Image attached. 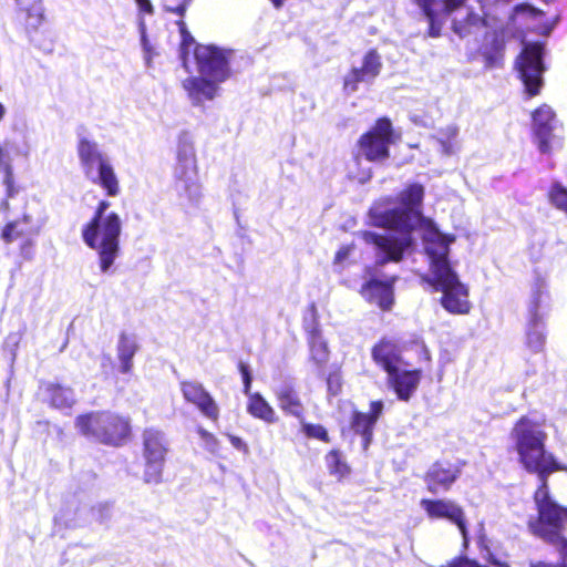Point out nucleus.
I'll use <instances>...</instances> for the list:
<instances>
[{
	"mask_svg": "<svg viewBox=\"0 0 567 567\" xmlns=\"http://www.w3.org/2000/svg\"><path fill=\"white\" fill-rule=\"evenodd\" d=\"M545 421H536L522 415L514 423L511 436L518 461L526 472L536 474L538 485L533 493L536 515L527 520L529 533L553 546L558 555L567 556V506L559 504L550 493L548 477L564 471L555 455L546 450L548 435Z\"/></svg>",
	"mask_w": 567,
	"mask_h": 567,
	"instance_id": "f257e3e1",
	"label": "nucleus"
},
{
	"mask_svg": "<svg viewBox=\"0 0 567 567\" xmlns=\"http://www.w3.org/2000/svg\"><path fill=\"white\" fill-rule=\"evenodd\" d=\"M425 188L420 183L408 184L395 197L398 207L386 209L379 215V225L395 230L400 236L364 231L362 238L367 244L373 245L378 255L377 264L383 266L388 262H400L404 252L413 244V231L421 225H427L429 234L432 220L424 218L422 213Z\"/></svg>",
	"mask_w": 567,
	"mask_h": 567,
	"instance_id": "f03ea898",
	"label": "nucleus"
},
{
	"mask_svg": "<svg viewBox=\"0 0 567 567\" xmlns=\"http://www.w3.org/2000/svg\"><path fill=\"white\" fill-rule=\"evenodd\" d=\"M423 240L430 274L421 277L422 282L427 284L432 291L442 293L440 305L446 312L454 316L468 315L473 308L470 289L461 281L449 258L455 236L442 234L432 227Z\"/></svg>",
	"mask_w": 567,
	"mask_h": 567,
	"instance_id": "7ed1b4c3",
	"label": "nucleus"
},
{
	"mask_svg": "<svg viewBox=\"0 0 567 567\" xmlns=\"http://www.w3.org/2000/svg\"><path fill=\"white\" fill-rule=\"evenodd\" d=\"M110 207L107 199H100L81 230L84 244L96 252L102 272H107L121 254L122 219L116 212H107Z\"/></svg>",
	"mask_w": 567,
	"mask_h": 567,
	"instance_id": "20e7f679",
	"label": "nucleus"
},
{
	"mask_svg": "<svg viewBox=\"0 0 567 567\" xmlns=\"http://www.w3.org/2000/svg\"><path fill=\"white\" fill-rule=\"evenodd\" d=\"M74 426L85 439L112 447H121L132 437L131 419L110 410L81 413Z\"/></svg>",
	"mask_w": 567,
	"mask_h": 567,
	"instance_id": "39448f33",
	"label": "nucleus"
},
{
	"mask_svg": "<svg viewBox=\"0 0 567 567\" xmlns=\"http://www.w3.org/2000/svg\"><path fill=\"white\" fill-rule=\"evenodd\" d=\"M76 152L85 177L107 197H117L121 194L120 178L111 158L100 150L97 143L82 137Z\"/></svg>",
	"mask_w": 567,
	"mask_h": 567,
	"instance_id": "423d86ee",
	"label": "nucleus"
},
{
	"mask_svg": "<svg viewBox=\"0 0 567 567\" xmlns=\"http://www.w3.org/2000/svg\"><path fill=\"white\" fill-rule=\"evenodd\" d=\"M400 138L388 116L378 117L355 142V158L383 163L391 156V146Z\"/></svg>",
	"mask_w": 567,
	"mask_h": 567,
	"instance_id": "0eeeda50",
	"label": "nucleus"
},
{
	"mask_svg": "<svg viewBox=\"0 0 567 567\" xmlns=\"http://www.w3.org/2000/svg\"><path fill=\"white\" fill-rule=\"evenodd\" d=\"M169 443L165 433L155 427L142 432V456L144 460L143 480L148 484L162 482Z\"/></svg>",
	"mask_w": 567,
	"mask_h": 567,
	"instance_id": "6e6552de",
	"label": "nucleus"
},
{
	"mask_svg": "<svg viewBox=\"0 0 567 567\" xmlns=\"http://www.w3.org/2000/svg\"><path fill=\"white\" fill-rule=\"evenodd\" d=\"M544 45L539 42L526 44L517 59L518 78L524 84L527 97L540 94L544 85Z\"/></svg>",
	"mask_w": 567,
	"mask_h": 567,
	"instance_id": "1a4fd4ad",
	"label": "nucleus"
},
{
	"mask_svg": "<svg viewBox=\"0 0 567 567\" xmlns=\"http://www.w3.org/2000/svg\"><path fill=\"white\" fill-rule=\"evenodd\" d=\"M40 234V226L32 216H22L7 221L0 231V238L6 245L19 241V255L23 260H31L34 257L35 238Z\"/></svg>",
	"mask_w": 567,
	"mask_h": 567,
	"instance_id": "9d476101",
	"label": "nucleus"
},
{
	"mask_svg": "<svg viewBox=\"0 0 567 567\" xmlns=\"http://www.w3.org/2000/svg\"><path fill=\"white\" fill-rule=\"evenodd\" d=\"M198 166L194 144L181 138L177 146L175 177L188 200L200 197V184L197 179Z\"/></svg>",
	"mask_w": 567,
	"mask_h": 567,
	"instance_id": "9b49d317",
	"label": "nucleus"
},
{
	"mask_svg": "<svg viewBox=\"0 0 567 567\" xmlns=\"http://www.w3.org/2000/svg\"><path fill=\"white\" fill-rule=\"evenodd\" d=\"M420 506L427 518L433 520L444 519L455 525L460 530L464 544L468 540L466 514L457 502L451 498H422Z\"/></svg>",
	"mask_w": 567,
	"mask_h": 567,
	"instance_id": "f8f14e48",
	"label": "nucleus"
},
{
	"mask_svg": "<svg viewBox=\"0 0 567 567\" xmlns=\"http://www.w3.org/2000/svg\"><path fill=\"white\" fill-rule=\"evenodd\" d=\"M194 58L200 74L216 82H224L230 76L228 58L218 47L196 44Z\"/></svg>",
	"mask_w": 567,
	"mask_h": 567,
	"instance_id": "ddd939ff",
	"label": "nucleus"
},
{
	"mask_svg": "<svg viewBox=\"0 0 567 567\" xmlns=\"http://www.w3.org/2000/svg\"><path fill=\"white\" fill-rule=\"evenodd\" d=\"M466 0H412L427 21V35L439 38L446 19Z\"/></svg>",
	"mask_w": 567,
	"mask_h": 567,
	"instance_id": "4468645a",
	"label": "nucleus"
},
{
	"mask_svg": "<svg viewBox=\"0 0 567 567\" xmlns=\"http://www.w3.org/2000/svg\"><path fill=\"white\" fill-rule=\"evenodd\" d=\"M303 329L307 333V341L310 351V361L318 368H324L329 361L330 351L326 340L322 338L319 313L315 302L307 306L303 316Z\"/></svg>",
	"mask_w": 567,
	"mask_h": 567,
	"instance_id": "2eb2a0df",
	"label": "nucleus"
},
{
	"mask_svg": "<svg viewBox=\"0 0 567 567\" xmlns=\"http://www.w3.org/2000/svg\"><path fill=\"white\" fill-rule=\"evenodd\" d=\"M464 464V461L455 463L447 460L435 461L423 475L426 489L431 494H436L439 491L449 492L460 478Z\"/></svg>",
	"mask_w": 567,
	"mask_h": 567,
	"instance_id": "dca6fc26",
	"label": "nucleus"
},
{
	"mask_svg": "<svg viewBox=\"0 0 567 567\" xmlns=\"http://www.w3.org/2000/svg\"><path fill=\"white\" fill-rule=\"evenodd\" d=\"M179 390L186 403L194 405L209 421L218 422L219 405L200 382L183 380L179 382Z\"/></svg>",
	"mask_w": 567,
	"mask_h": 567,
	"instance_id": "f3484780",
	"label": "nucleus"
},
{
	"mask_svg": "<svg viewBox=\"0 0 567 567\" xmlns=\"http://www.w3.org/2000/svg\"><path fill=\"white\" fill-rule=\"evenodd\" d=\"M533 135L543 154H549L555 142L556 113L548 104H540L532 112Z\"/></svg>",
	"mask_w": 567,
	"mask_h": 567,
	"instance_id": "a211bd4d",
	"label": "nucleus"
},
{
	"mask_svg": "<svg viewBox=\"0 0 567 567\" xmlns=\"http://www.w3.org/2000/svg\"><path fill=\"white\" fill-rule=\"evenodd\" d=\"M384 404L381 400L371 401L369 404V412L353 410L351 412L349 427L354 433L361 436L362 447L367 450L373 440L374 427L377 422L382 416Z\"/></svg>",
	"mask_w": 567,
	"mask_h": 567,
	"instance_id": "6ab92c4d",
	"label": "nucleus"
},
{
	"mask_svg": "<svg viewBox=\"0 0 567 567\" xmlns=\"http://www.w3.org/2000/svg\"><path fill=\"white\" fill-rule=\"evenodd\" d=\"M39 392L49 408L65 414H70L78 403L74 389L62 382L40 381Z\"/></svg>",
	"mask_w": 567,
	"mask_h": 567,
	"instance_id": "aec40b11",
	"label": "nucleus"
},
{
	"mask_svg": "<svg viewBox=\"0 0 567 567\" xmlns=\"http://www.w3.org/2000/svg\"><path fill=\"white\" fill-rule=\"evenodd\" d=\"M372 361L385 373L394 372L403 363L402 349L399 343L389 338H380L371 348Z\"/></svg>",
	"mask_w": 567,
	"mask_h": 567,
	"instance_id": "412c9836",
	"label": "nucleus"
},
{
	"mask_svg": "<svg viewBox=\"0 0 567 567\" xmlns=\"http://www.w3.org/2000/svg\"><path fill=\"white\" fill-rule=\"evenodd\" d=\"M506 42L507 32L504 28L486 32L484 43L478 50L485 68L495 69L503 66Z\"/></svg>",
	"mask_w": 567,
	"mask_h": 567,
	"instance_id": "4be33fe9",
	"label": "nucleus"
},
{
	"mask_svg": "<svg viewBox=\"0 0 567 567\" xmlns=\"http://www.w3.org/2000/svg\"><path fill=\"white\" fill-rule=\"evenodd\" d=\"M422 375L421 369L401 370L396 368L394 372L386 373V383L400 401L408 402L419 388Z\"/></svg>",
	"mask_w": 567,
	"mask_h": 567,
	"instance_id": "5701e85b",
	"label": "nucleus"
},
{
	"mask_svg": "<svg viewBox=\"0 0 567 567\" xmlns=\"http://www.w3.org/2000/svg\"><path fill=\"white\" fill-rule=\"evenodd\" d=\"M14 2L18 25L28 34L38 31L44 23L42 0H14Z\"/></svg>",
	"mask_w": 567,
	"mask_h": 567,
	"instance_id": "b1692460",
	"label": "nucleus"
},
{
	"mask_svg": "<svg viewBox=\"0 0 567 567\" xmlns=\"http://www.w3.org/2000/svg\"><path fill=\"white\" fill-rule=\"evenodd\" d=\"M278 408L285 415L293 416L299 421L305 419L306 406L298 388L290 382L281 384L275 391Z\"/></svg>",
	"mask_w": 567,
	"mask_h": 567,
	"instance_id": "393cba45",
	"label": "nucleus"
},
{
	"mask_svg": "<svg viewBox=\"0 0 567 567\" xmlns=\"http://www.w3.org/2000/svg\"><path fill=\"white\" fill-rule=\"evenodd\" d=\"M361 293L382 310H390L394 302L393 284L390 281L372 278L362 286Z\"/></svg>",
	"mask_w": 567,
	"mask_h": 567,
	"instance_id": "a878e982",
	"label": "nucleus"
},
{
	"mask_svg": "<svg viewBox=\"0 0 567 567\" xmlns=\"http://www.w3.org/2000/svg\"><path fill=\"white\" fill-rule=\"evenodd\" d=\"M216 81L210 78L190 76L183 81V87L194 105H200L205 101L213 100L217 94Z\"/></svg>",
	"mask_w": 567,
	"mask_h": 567,
	"instance_id": "bb28decb",
	"label": "nucleus"
},
{
	"mask_svg": "<svg viewBox=\"0 0 567 567\" xmlns=\"http://www.w3.org/2000/svg\"><path fill=\"white\" fill-rule=\"evenodd\" d=\"M193 0H179L176 4L169 3V0H164L163 10L167 13H173L179 17L176 21L181 34V50L182 56L186 60L188 49L195 44V39L187 29L186 22L184 21L185 14Z\"/></svg>",
	"mask_w": 567,
	"mask_h": 567,
	"instance_id": "cd10ccee",
	"label": "nucleus"
},
{
	"mask_svg": "<svg viewBox=\"0 0 567 567\" xmlns=\"http://www.w3.org/2000/svg\"><path fill=\"white\" fill-rule=\"evenodd\" d=\"M138 344L136 340L128 336L126 332H121L117 342V359H118V371L123 374H130L133 371V359L138 351Z\"/></svg>",
	"mask_w": 567,
	"mask_h": 567,
	"instance_id": "c85d7f7f",
	"label": "nucleus"
},
{
	"mask_svg": "<svg viewBox=\"0 0 567 567\" xmlns=\"http://www.w3.org/2000/svg\"><path fill=\"white\" fill-rule=\"evenodd\" d=\"M540 323H534L528 320L526 337L523 348V359L529 363L535 354H543L546 344V334L539 328Z\"/></svg>",
	"mask_w": 567,
	"mask_h": 567,
	"instance_id": "c756f323",
	"label": "nucleus"
},
{
	"mask_svg": "<svg viewBox=\"0 0 567 567\" xmlns=\"http://www.w3.org/2000/svg\"><path fill=\"white\" fill-rule=\"evenodd\" d=\"M549 293L543 278H537L532 288V297L528 306V320L534 323H542L540 309L548 306Z\"/></svg>",
	"mask_w": 567,
	"mask_h": 567,
	"instance_id": "7c9ffc66",
	"label": "nucleus"
},
{
	"mask_svg": "<svg viewBox=\"0 0 567 567\" xmlns=\"http://www.w3.org/2000/svg\"><path fill=\"white\" fill-rule=\"evenodd\" d=\"M247 402V412L255 419H259L268 424L278 422V416L269 402L259 393H249Z\"/></svg>",
	"mask_w": 567,
	"mask_h": 567,
	"instance_id": "2f4dec72",
	"label": "nucleus"
},
{
	"mask_svg": "<svg viewBox=\"0 0 567 567\" xmlns=\"http://www.w3.org/2000/svg\"><path fill=\"white\" fill-rule=\"evenodd\" d=\"M477 548L481 557L489 565L494 567H511L506 559H503L498 546L488 538L484 533L477 536Z\"/></svg>",
	"mask_w": 567,
	"mask_h": 567,
	"instance_id": "473e14b6",
	"label": "nucleus"
},
{
	"mask_svg": "<svg viewBox=\"0 0 567 567\" xmlns=\"http://www.w3.org/2000/svg\"><path fill=\"white\" fill-rule=\"evenodd\" d=\"M324 462L329 474L336 476L338 480L346 478L351 472L343 453L339 449L330 450L324 455Z\"/></svg>",
	"mask_w": 567,
	"mask_h": 567,
	"instance_id": "72a5a7b5",
	"label": "nucleus"
},
{
	"mask_svg": "<svg viewBox=\"0 0 567 567\" xmlns=\"http://www.w3.org/2000/svg\"><path fill=\"white\" fill-rule=\"evenodd\" d=\"M485 24L486 21L483 17L475 12H468L463 19L453 21L452 30L460 38H465L473 34Z\"/></svg>",
	"mask_w": 567,
	"mask_h": 567,
	"instance_id": "f704fd0d",
	"label": "nucleus"
},
{
	"mask_svg": "<svg viewBox=\"0 0 567 567\" xmlns=\"http://www.w3.org/2000/svg\"><path fill=\"white\" fill-rule=\"evenodd\" d=\"M374 79L362 66H353L343 78L342 87L348 94H351L359 89V84L362 82H370Z\"/></svg>",
	"mask_w": 567,
	"mask_h": 567,
	"instance_id": "c9c22d12",
	"label": "nucleus"
},
{
	"mask_svg": "<svg viewBox=\"0 0 567 567\" xmlns=\"http://www.w3.org/2000/svg\"><path fill=\"white\" fill-rule=\"evenodd\" d=\"M361 66L365 69L369 75L373 79L380 75L383 64L381 55L375 48H372L364 53Z\"/></svg>",
	"mask_w": 567,
	"mask_h": 567,
	"instance_id": "e433bc0d",
	"label": "nucleus"
},
{
	"mask_svg": "<svg viewBox=\"0 0 567 567\" xmlns=\"http://www.w3.org/2000/svg\"><path fill=\"white\" fill-rule=\"evenodd\" d=\"M301 422V432L307 439H315L323 443H330L331 437L327 429L319 423Z\"/></svg>",
	"mask_w": 567,
	"mask_h": 567,
	"instance_id": "4c0bfd02",
	"label": "nucleus"
},
{
	"mask_svg": "<svg viewBox=\"0 0 567 567\" xmlns=\"http://www.w3.org/2000/svg\"><path fill=\"white\" fill-rule=\"evenodd\" d=\"M0 173L2 174V184L6 187V196L7 198H13L19 193V187L14 182V174L11 164H3V168H0Z\"/></svg>",
	"mask_w": 567,
	"mask_h": 567,
	"instance_id": "58836bf2",
	"label": "nucleus"
},
{
	"mask_svg": "<svg viewBox=\"0 0 567 567\" xmlns=\"http://www.w3.org/2000/svg\"><path fill=\"white\" fill-rule=\"evenodd\" d=\"M548 197L553 206L567 215V188L555 184L550 188Z\"/></svg>",
	"mask_w": 567,
	"mask_h": 567,
	"instance_id": "ea45409f",
	"label": "nucleus"
},
{
	"mask_svg": "<svg viewBox=\"0 0 567 567\" xmlns=\"http://www.w3.org/2000/svg\"><path fill=\"white\" fill-rule=\"evenodd\" d=\"M327 391L331 396H337L342 391V375L340 369L331 371L326 379Z\"/></svg>",
	"mask_w": 567,
	"mask_h": 567,
	"instance_id": "a19ab883",
	"label": "nucleus"
},
{
	"mask_svg": "<svg viewBox=\"0 0 567 567\" xmlns=\"http://www.w3.org/2000/svg\"><path fill=\"white\" fill-rule=\"evenodd\" d=\"M440 567H488L487 565H483L478 563L476 559L468 558L466 556L460 555L452 558L445 565Z\"/></svg>",
	"mask_w": 567,
	"mask_h": 567,
	"instance_id": "79ce46f5",
	"label": "nucleus"
},
{
	"mask_svg": "<svg viewBox=\"0 0 567 567\" xmlns=\"http://www.w3.org/2000/svg\"><path fill=\"white\" fill-rule=\"evenodd\" d=\"M237 367H238V370L243 378L244 393L249 394L250 389H251V382H252V377H251L249 365L246 362L239 361Z\"/></svg>",
	"mask_w": 567,
	"mask_h": 567,
	"instance_id": "37998d69",
	"label": "nucleus"
},
{
	"mask_svg": "<svg viewBox=\"0 0 567 567\" xmlns=\"http://www.w3.org/2000/svg\"><path fill=\"white\" fill-rule=\"evenodd\" d=\"M559 560L549 561L544 559L530 560L528 567H567V556L558 555Z\"/></svg>",
	"mask_w": 567,
	"mask_h": 567,
	"instance_id": "c03bdc74",
	"label": "nucleus"
},
{
	"mask_svg": "<svg viewBox=\"0 0 567 567\" xmlns=\"http://www.w3.org/2000/svg\"><path fill=\"white\" fill-rule=\"evenodd\" d=\"M354 247H355L354 244L341 246L334 255L333 264L334 265L342 264L353 251Z\"/></svg>",
	"mask_w": 567,
	"mask_h": 567,
	"instance_id": "a18cd8bd",
	"label": "nucleus"
},
{
	"mask_svg": "<svg viewBox=\"0 0 567 567\" xmlns=\"http://www.w3.org/2000/svg\"><path fill=\"white\" fill-rule=\"evenodd\" d=\"M138 12L141 14H153L154 13V6L152 4L151 0H135Z\"/></svg>",
	"mask_w": 567,
	"mask_h": 567,
	"instance_id": "49530a36",
	"label": "nucleus"
},
{
	"mask_svg": "<svg viewBox=\"0 0 567 567\" xmlns=\"http://www.w3.org/2000/svg\"><path fill=\"white\" fill-rule=\"evenodd\" d=\"M228 440L235 449L243 451L244 453L249 452L248 445L239 436L229 434Z\"/></svg>",
	"mask_w": 567,
	"mask_h": 567,
	"instance_id": "de8ad7c7",
	"label": "nucleus"
},
{
	"mask_svg": "<svg viewBox=\"0 0 567 567\" xmlns=\"http://www.w3.org/2000/svg\"><path fill=\"white\" fill-rule=\"evenodd\" d=\"M514 12L516 14H518V13H528V14H532V16H536V14L540 13L539 10L535 9L534 7H532L528 3H519V4L515 6Z\"/></svg>",
	"mask_w": 567,
	"mask_h": 567,
	"instance_id": "09e8293b",
	"label": "nucleus"
},
{
	"mask_svg": "<svg viewBox=\"0 0 567 567\" xmlns=\"http://www.w3.org/2000/svg\"><path fill=\"white\" fill-rule=\"evenodd\" d=\"M411 343L414 346H419L422 349L424 359L430 362L431 361V353L425 346L424 340L420 336H414L413 340H411Z\"/></svg>",
	"mask_w": 567,
	"mask_h": 567,
	"instance_id": "8fccbe9b",
	"label": "nucleus"
},
{
	"mask_svg": "<svg viewBox=\"0 0 567 567\" xmlns=\"http://www.w3.org/2000/svg\"><path fill=\"white\" fill-rule=\"evenodd\" d=\"M197 433L207 443H216L217 442L215 435L203 427H198Z\"/></svg>",
	"mask_w": 567,
	"mask_h": 567,
	"instance_id": "3c124183",
	"label": "nucleus"
},
{
	"mask_svg": "<svg viewBox=\"0 0 567 567\" xmlns=\"http://www.w3.org/2000/svg\"><path fill=\"white\" fill-rule=\"evenodd\" d=\"M3 164H10L7 153L0 146V168H3Z\"/></svg>",
	"mask_w": 567,
	"mask_h": 567,
	"instance_id": "603ef678",
	"label": "nucleus"
},
{
	"mask_svg": "<svg viewBox=\"0 0 567 567\" xmlns=\"http://www.w3.org/2000/svg\"><path fill=\"white\" fill-rule=\"evenodd\" d=\"M271 2V4L276 8V9H280L284 7V3L286 0H269Z\"/></svg>",
	"mask_w": 567,
	"mask_h": 567,
	"instance_id": "864d4df0",
	"label": "nucleus"
},
{
	"mask_svg": "<svg viewBox=\"0 0 567 567\" xmlns=\"http://www.w3.org/2000/svg\"><path fill=\"white\" fill-rule=\"evenodd\" d=\"M9 199H10V198H7V197H6V198L1 202V204H0L1 209L7 210V209L9 208Z\"/></svg>",
	"mask_w": 567,
	"mask_h": 567,
	"instance_id": "5fc2aeb1",
	"label": "nucleus"
},
{
	"mask_svg": "<svg viewBox=\"0 0 567 567\" xmlns=\"http://www.w3.org/2000/svg\"><path fill=\"white\" fill-rule=\"evenodd\" d=\"M6 113L4 106L0 103V121L3 118Z\"/></svg>",
	"mask_w": 567,
	"mask_h": 567,
	"instance_id": "6e6d98bb",
	"label": "nucleus"
}]
</instances>
